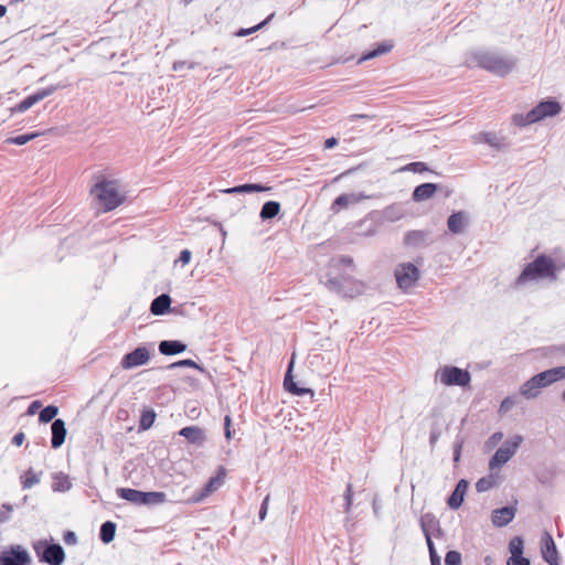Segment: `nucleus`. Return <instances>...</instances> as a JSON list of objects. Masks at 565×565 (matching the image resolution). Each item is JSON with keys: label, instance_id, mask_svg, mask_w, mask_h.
<instances>
[{"label": "nucleus", "instance_id": "f704fd0d", "mask_svg": "<svg viewBox=\"0 0 565 565\" xmlns=\"http://www.w3.org/2000/svg\"><path fill=\"white\" fill-rule=\"evenodd\" d=\"M392 49H393V43L385 41L383 43H380L375 49L367 52L365 55H363L360 61H366V60H371V58L377 57L380 55L386 54V53L391 52Z\"/></svg>", "mask_w": 565, "mask_h": 565}, {"label": "nucleus", "instance_id": "bf43d9fd", "mask_svg": "<svg viewBox=\"0 0 565 565\" xmlns=\"http://www.w3.org/2000/svg\"><path fill=\"white\" fill-rule=\"evenodd\" d=\"M231 423H232V419H231V416L230 415H226L224 417V435L227 439H231L232 438V433H231Z\"/></svg>", "mask_w": 565, "mask_h": 565}, {"label": "nucleus", "instance_id": "bb28decb", "mask_svg": "<svg viewBox=\"0 0 565 565\" xmlns=\"http://www.w3.org/2000/svg\"><path fill=\"white\" fill-rule=\"evenodd\" d=\"M270 188L259 184V183H245L241 185H236L233 188H227L223 190L226 194H234V193H254V192H265L269 191Z\"/></svg>", "mask_w": 565, "mask_h": 565}, {"label": "nucleus", "instance_id": "4468645a", "mask_svg": "<svg viewBox=\"0 0 565 565\" xmlns=\"http://www.w3.org/2000/svg\"><path fill=\"white\" fill-rule=\"evenodd\" d=\"M516 509L511 505L494 509L491 513L492 524L497 527L508 525L515 516Z\"/></svg>", "mask_w": 565, "mask_h": 565}, {"label": "nucleus", "instance_id": "72a5a7b5", "mask_svg": "<svg viewBox=\"0 0 565 565\" xmlns=\"http://www.w3.org/2000/svg\"><path fill=\"white\" fill-rule=\"evenodd\" d=\"M72 488V482L64 473H58L53 477L52 490L54 492H66Z\"/></svg>", "mask_w": 565, "mask_h": 565}, {"label": "nucleus", "instance_id": "c9c22d12", "mask_svg": "<svg viewBox=\"0 0 565 565\" xmlns=\"http://www.w3.org/2000/svg\"><path fill=\"white\" fill-rule=\"evenodd\" d=\"M58 414V407L55 405H47L41 409L39 414V420L43 424H47L56 419V415Z\"/></svg>", "mask_w": 565, "mask_h": 565}, {"label": "nucleus", "instance_id": "f3484780", "mask_svg": "<svg viewBox=\"0 0 565 565\" xmlns=\"http://www.w3.org/2000/svg\"><path fill=\"white\" fill-rule=\"evenodd\" d=\"M292 367H294V360L290 361L287 372L285 374L284 379V387L287 392L291 393L296 396H305L307 394H313V392L310 388L306 387H299L297 383L294 381L292 377Z\"/></svg>", "mask_w": 565, "mask_h": 565}, {"label": "nucleus", "instance_id": "6e6d98bb", "mask_svg": "<svg viewBox=\"0 0 565 565\" xmlns=\"http://www.w3.org/2000/svg\"><path fill=\"white\" fill-rule=\"evenodd\" d=\"M268 503H269V494H267L262 504H260V509H259V513H258V518L260 521H264L266 519V515H267V511H268Z\"/></svg>", "mask_w": 565, "mask_h": 565}, {"label": "nucleus", "instance_id": "e2e57ef3", "mask_svg": "<svg viewBox=\"0 0 565 565\" xmlns=\"http://www.w3.org/2000/svg\"><path fill=\"white\" fill-rule=\"evenodd\" d=\"M191 260V252L189 249H183L180 253L179 262L183 265L188 264Z\"/></svg>", "mask_w": 565, "mask_h": 565}, {"label": "nucleus", "instance_id": "49530a36", "mask_svg": "<svg viewBox=\"0 0 565 565\" xmlns=\"http://www.w3.org/2000/svg\"><path fill=\"white\" fill-rule=\"evenodd\" d=\"M353 500V489L352 484L348 483L344 492V512L349 513L351 511Z\"/></svg>", "mask_w": 565, "mask_h": 565}, {"label": "nucleus", "instance_id": "f03ea898", "mask_svg": "<svg viewBox=\"0 0 565 565\" xmlns=\"http://www.w3.org/2000/svg\"><path fill=\"white\" fill-rule=\"evenodd\" d=\"M557 270L558 268L552 257L544 254L539 255L523 268L515 280V285L519 287L529 281L539 279L555 280Z\"/></svg>", "mask_w": 565, "mask_h": 565}, {"label": "nucleus", "instance_id": "58836bf2", "mask_svg": "<svg viewBox=\"0 0 565 565\" xmlns=\"http://www.w3.org/2000/svg\"><path fill=\"white\" fill-rule=\"evenodd\" d=\"M497 484L495 477L492 475H489L487 477L480 478L476 482V490L480 493L486 492L490 489H492Z\"/></svg>", "mask_w": 565, "mask_h": 565}, {"label": "nucleus", "instance_id": "8fccbe9b", "mask_svg": "<svg viewBox=\"0 0 565 565\" xmlns=\"http://www.w3.org/2000/svg\"><path fill=\"white\" fill-rule=\"evenodd\" d=\"M515 405V397L514 396H508L505 397L500 405L499 412L501 414L508 413L513 406Z\"/></svg>", "mask_w": 565, "mask_h": 565}, {"label": "nucleus", "instance_id": "de8ad7c7", "mask_svg": "<svg viewBox=\"0 0 565 565\" xmlns=\"http://www.w3.org/2000/svg\"><path fill=\"white\" fill-rule=\"evenodd\" d=\"M535 376L539 380V382L541 383V386H543V388L554 383V380L551 376V373L548 370L543 371V372L536 374Z\"/></svg>", "mask_w": 565, "mask_h": 565}, {"label": "nucleus", "instance_id": "473e14b6", "mask_svg": "<svg viewBox=\"0 0 565 565\" xmlns=\"http://www.w3.org/2000/svg\"><path fill=\"white\" fill-rule=\"evenodd\" d=\"M280 211V204L277 201H268L262 206L259 216L263 221L271 220L278 215Z\"/></svg>", "mask_w": 565, "mask_h": 565}, {"label": "nucleus", "instance_id": "aec40b11", "mask_svg": "<svg viewBox=\"0 0 565 565\" xmlns=\"http://www.w3.org/2000/svg\"><path fill=\"white\" fill-rule=\"evenodd\" d=\"M468 225V216L466 212L458 211L449 215L447 226L452 234H460Z\"/></svg>", "mask_w": 565, "mask_h": 565}, {"label": "nucleus", "instance_id": "393cba45", "mask_svg": "<svg viewBox=\"0 0 565 565\" xmlns=\"http://www.w3.org/2000/svg\"><path fill=\"white\" fill-rule=\"evenodd\" d=\"M542 388L543 386L534 375L520 387V394L526 399H532L541 394Z\"/></svg>", "mask_w": 565, "mask_h": 565}, {"label": "nucleus", "instance_id": "423d86ee", "mask_svg": "<svg viewBox=\"0 0 565 565\" xmlns=\"http://www.w3.org/2000/svg\"><path fill=\"white\" fill-rule=\"evenodd\" d=\"M33 550L41 563L62 565L65 561V552L58 543L40 540L33 543Z\"/></svg>", "mask_w": 565, "mask_h": 565}, {"label": "nucleus", "instance_id": "603ef678", "mask_svg": "<svg viewBox=\"0 0 565 565\" xmlns=\"http://www.w3.org/2000/svg\"><path fill=\"white\" fill-rule=\"evenodd\" d=\"M331 264L333 266H340V265L352 266L353 265V259L350 256H340V257H337V258H332L331 259Z\"/></svg>", "mask_w": 565, "mask_h": 565}, {"label": "nucleus", "instance_id": "dca6fc26", "mask_svg": "<svg viewBox=\"0 0 565 565\" xmlns=\"http://www.w3.org/2000/svg\"><path fill=\"white\" fill-rule=\"evenodd\" d=\"M51 446L54 449L60 448L66 438L67 429L65 422L61 418H56L51 424Z\"/></svg>", "mask_w": 565, "mask_h": 565}, {"label": "nucleus", "instance_id": "e433bc0d", "mask_svg": "<svg viewBox=\"0 0 565 565\" xmlns=\"http://www.w3.org/2000/svg\"><path fill=\"white\" fill-rule=\"evenodd\" d=\"M275 17V12L270 13L265 20H263L260 23H258L257 25L255 26H252V28H248V29H239L237 32H236V36L238 38H243V36H247L249 34H253L254 32L265 28Z\"/></svg>", "mask_w": 565, "mask_h": 565}, {"label": "nucleus", "instance_id": "5fc2aeb1", "mask_svg": "<svg viewBox=\"0 0 565 565\" xmlns=\"http://www.w3.org/2000/svg\"><path fill=\"white\" fill-rule=\"evenodd\" d=\"M184 67L192 70L195 67V63L193 62H186V61H175L173 63V70L175 72L182 71Z\"/></svg>", "mask_w": 565, "mask_h": 565}, {"label": "nucleus", "instance_id": "680f3d73", "mask_svg": "<svg viewBox=\"0 0 565 565\" xmlns=\"http://www.w3.org/2000/svg\"><path fill=\"white\" fill-rule=\"evenodd\" d=\"M462 440L457 441L454 448V461L458 462L461 456Z\"/></svg>", "mask_w": 565, "mask_h": 565}, {"label": "nucleus", "instance_id": "5701e85b", "mask_svg": "<svg viewBox=\"0 0 565 565\" xmlns=\"http://www.w3.org/2000/svg\"><path fill=\"white\" fill-rule=\"evenodd\" d=\"M171 302V297L168 294H161L152 300L150 312L154 316H163L170 311Z\"/></svg>", "mask_w": 565, "mask_h": 565}, {"label": "nucleus", "instance_id": "3c124183", "mask_svg": "<svg viewBox=\"0 0 565 565\" xmlns=\"http://www.w3.org/2000/svg\"><path fill=\"white\" fill-rule=\"evenodd\" d=\"M13 508L9 503H3L0 509V523H4L10 519Z\"/></svg>", "mask_w": 565, "mask_h": 565}, {"label": "nucleus", "instance_id": "ea45409f", "mask_svg": "<svg viewBox=\"0 0 565 565\" xmlns=\"http://www.w3.org/2000/svg\"><path fill=\"white\" fill-rule=\"evenodd\" d=\"M156 419V413L152 409H146L142 412L140 422H139V429L140 430H147L149 429Z\"/></svg>", "mask_w": 565, "mask_h": 565}, {"label": "nucleus", "instance_id": "ddd939ff", "mask_svg": "<svg viewBox=\"0 0 565 565\" xmlns=\"http://www.w3.org/2000/svg\"><path fill=\"white\" fill-rule=\"evenodd\" d=\"M541 553L543 559L548 565H559L558 564V552L553 540V536L548 532H544L542 536V546Z\"/></svg>", "mask_w": 565, "mask_h": 565}, {"label": "nucleus", "instance_id": "2eb2a0df", "mask_svg": "<svg viewBox=\"0 0 565 565\" xmlns=\"http://www.w3.org/2000/svg\"><path fill=\"white\" fill-rule=\"evenodd\" d=\"M370 196L362 193H343L340 194L332 203L331 210L338 212L340 209L348 207L351 204L360 203L361 201L369 199Z\"/></svg>", "mask_w": 565, "mask_h": 565}, {"label": "nucleus", "instance_id": "a878e982", "mask_svg": "<svg viewBox=\"0 0 565 565\" xmlns=\"http://www.w3.org/2000/svg\"><path fill=\"white\" fill-rule=\"evenodd\" d=\"M438 185L436 183H423L417 185L412 194L415 202H420L430 199L437 191Z\"/></svg>", "mask_w": 565, "mask_h": 565}, {"label": "nucleus", "instance_id": "09e8293b", "mask_svg": "<svg viewBox=\"0 0 565 565\" xmlns=\"http://www.w3.org/2000/svg\"><path fill=\"white\" fill-rule=\"evenodd\" d=\"M427 547L431 565H441V559L440 556L437 554L434 542L429 541V545H427Z\"/></svg>", "mask_w": 565, "mask_h": 565}, {"label": "nucleus", "instance_id": "a19ab883", "mask_svg": "<svg viewBox=\"0 0 565 565\" xmlns=\"http://www.w3.org/2000/svg\"><path fill=\"white\" fill-rule=\"evenodd\" d=\"M524 542L520 536L513 537L509 543L510 557L523 556Z\"/></svg>", "mask_w": 565, "mask_h": 565}, {"label": "nucleus", "instance_id": "2f4dec72", "mask_svg": "<svg viewBox=\"0 0 565 565\" xmlns=\"http://www.w3.org/2000/svg\"><path fill=\"white\" fill-rule=\"evenodd\" d=\"M116 534V524L113 521H106L100 525L99 539L103 543L108 544L114 541Z\"/></svg>", "mask_w": 565, "mask_h": 565}, {"label": "nucleus", "instance_id": "412c9836", "mask_svg": "<svg viewBox=\"0 0 565 565\" xmlns=\"http://www.w3.org/2000/svg\"><path fill=\"white\" fill-rule=\"evenodd\" d=\"M179 435L184 437L190 444H193V445L200 446V445H203V443L205 441L204 430L202 428H200L199 426L183 427L179 431Z\"/></svg>", "mask_w": 565, "mask_h": 565}, {"label": "nucleus", "instance_id": "c756f323", "mask_svg": "<svg viewBox=\"0 0 565 565\" xmlns=\"http://www.w3.org/2000/svg\"><path fill=\"white\" fill-rule=\"evenodd\" d=\"M141 495V505H157L167 501V494L160 491H142Z\"/></svg>", "mask_w": 565, "mask_h": 565}, {"label": "nucleus", "instance_id": "6ab92c4d", "mask_svg": "<svg viewBox=\"0 0 565 565\" xmlns=\"http://www.w3.org/2000/svg\"><path fill=\"white\" fill-rule=\"evenodd\" d=\"M469 483L467 480L461 479L456 484L455 490L451 492L447 500V504L451 510L459 509L463 503L465 494L468 490Z\"/></svg>", "mask_w": 565, "mask_h": 565}, {"label": "nucleus", "instance_id": "9b49d317", "mask_svg": "<svg viewBox=\"0 0 565 565\" xmlns=\"http://www.w3.org/2000/svg\"><path fill=\"white\" fill-rule=\"evenodd\" d=\"M150 351L146 347H138L131 352L125 354L120 361L124 370H131L141 365H146L150 361Z\"/></svg>", "mask_w": 565, "mask_h": 565}, {"label": "nucleus", "instance_id": "20e7f679", "mask_svg": "<svg viewBox=\"0 0 565 565\" xmlns=\"http://www.w3.org/2000/svg\"><path fill=\"white\" fill-rule=\"evenodd\" d=\"M90 193L99 201L106 212L115 210L122 202L116 181L100 180L92 188Z\"/></svg>", "mask_w": 565, "mask_h": 565}, {"label": "nucleus", "instance_id": "4c0bfd02", "mask_svg": "<svg viewBox=\"0 0 565 565\" xmlns=\"http://www.w3.org/2000/svg\"><path fill=\"white\" fill-rule=\"evenodd\" d=\"M178 367H192L200 371L201 373H206V370L202 365L198 364L195 361L191 359L180 360L167 366L168 370H173Z\"/></svg>", "mask_w": 565, "mask_h": 565}, {"label": "nucleus", "instance_id": "37998d69", "mask_svg": "<svg viewBox=\"0 0 565 565\" xmlns=\"http://www.w3.org/2000/svg\"><path fill=\"white\" fill-rule=\"evenodd\" d=\"M40 482V477L32 469H29L22 478L23 489H30Z\"/></svg>", "mask_w": 565, "mask_h": 565}, {"label": "nucleus", "instance_id": "7c9ffc66", "mask_svg": "<svg viewBox=\"0 0 565 565\" xmlns=\"http://www.w3.org/2000/svg\"><path fill=\"white\" fill-rule=\"evenodd\" d=\"M116 492L119 498L125 499L137 505H141L142 491L131 488H118Z\"/></svg>", "mask_w": 565, "mask_h": 565}, {"label": "nucleus", "instance_id": "c03bdc74", "mask_svg": "<svg viewBox=\"0 0 565 565\" xmlns=\"http://www.w3.org/2000/svg\"><path fill=\"white\" fill-rule=\"evenodd\" d=\"M401 171L422 173L424 171H428V167L426 166L425 162L416 161V162H411V163L406 164L405 167H403L401 169Z\"/></svg>", "mask_w": 565, "mask_h": 565}, {"label": "nucleus", "instance_id": "0eeeda50", "mask_svg": "<svg viewBox=\"0 0 565 565\" xmlns=\"http://www.w3.org/2000/svg\"><path fill=\"white\" fill-rule=\"evenodd\" d=\"M523 441L521 435H515L499 447L489 461V469L500 470L516 452Z\"/></svg>", "mask_w": 565, "mask_h": 565}, {"label": "nucleus", "instance_id": "69168bd1", "mask_svg": "<svg viewBox=\"0 0 565 565\" xmlns=\"http://www.w3.org/2000/svg\"><path fill=\"white\" fill-rule=\"evenodd\" d=\"M439 436H440V433L438 430H431L430 436H429V444L431 447L435 446V444L439 439Z\"/></svg>", "mask_w": 565, "mask_h": 565}, {"label": "nucleus", "instance_id": "7ed1b4c3", "mask_svg": "<svg viewBox=\"0 0 565 565\" xmlns=\"http://www.w3.org/2000/svg\"><path fill=\"white\" fill-rule=\"evenodd\" d=\"M562 111V105L554 99L540 102L529 113L515 114L512 117V122L518 127H525L539 122L547 117H555Z\"/></svg>", "mask_w": 565, "mask_h": 565}, {"label": "nucleus", "instance_id": "774afa93", "mask_svg": "<svg viewBox=\"0 0 565 565\" xmlns=\"http://www.w3.org/2000/svg\"><path fill=\"white\" fill-rule=\"evenodd\" d=\"M503 437V434L498 431V433H494L492 436H491V441L492 443H497L499 440H501V438Z\"/></svg>", "mask_w": 565, "mask_h": 565}, {"label": "nucleus", "instance_id": "864d4df0", "mask_svg": "<svg viewBox=\"0 0 565 565\" xmlns=\"http://www.w3.org/2000/svg\"><path fill=\"white\" fill-rule=\"evenodd\" d=\"M554 382L565 379V366H557L548 370Z\"/></svg>", "mask_w": 565, "mask_h": 565}, {"label": "nucleus", "instance_id": "338daca9", "mask_svg": "<svg viewBox=\"0 0 565 565\" xmlns=\"http://www.w3.org/2000/svg\"><path fill=\"white\" fill-rule=\"evenodd\" d=\"M338 143V140L332 137V138H328L326 141H324V148L326 149H331L333 148L335 145Z\"/></svg>", "mask_w": 565, "mask_h": 565}, {"label": "nucleus", "instance_id": "39448f33", "mask_svg": "<svg viewBox=\"0 0 565 565\" xmlns=\"http://www.w3.org/2000/svg\"><path fill=\"white\" fill-rule=\"evenodd\" d=\"M324 284L329 290L349 298L360 296L365 290V285L362 281L349 276L330 277Z\"/></svg>", "mask_w": 565, "mask_h": 565}, {"label": "nucleus", "instance_id": "13d9d810", "mask_svg": "<svg viewBox=\"0 0 565 565\" xmlns=\"http://www.w3.org/2000/svg\"><path fill=\"white\" fill-rule=\"evenodd\" d=\"M63 541L67 545H75L77 543V535L73 531H66L63 535Z\"/></svg>", "mask_w": 565, "mask_h": 565}, {"label": "nucleus", "instance_id": "4d7b16f0", "mask_svg": "<svg viewBox=\"0 0 565 565\" xmlns=\"http://www.w3.org/2000/svg\"><path fill=\"white\" fill-rule=\"evenodd\" d=\"M507 565H530V559L524 556L509 557Z\"/></svg>", "mask_w": 565, "mask_h": 565}, {"label": "nucleus", "instance_id": "4be33fe9", "mask_svg": "<svg viewBox=\"0 0 565 565\" xmlns=\"http://www.w3.org/2000/svg\"><path fill=\"white\" fill-rule=\"evenodd\" d=\"M475 142H483L490 147L500 150L508 146L504 138L499 137L495 132H480L473 137Z\"/></svg>", "mask_w": 565, "mask_h": 565}, {"label": "nucleus", "instance_id": "0e129e2a", "mask_svg": "<svg viewBox=\"0 0 565 565\" xmlns=\"http://www.w3.org/2000/svg\"><path fill=\"white\" fill-rule=\"evenodd\" d=\"M24 434L22 431L14 435L13 439H12V443L15 445V446H21L24 441Z\"/></svg>", "mask_w": 565, "mask_h": 565}, {"label": "nucleus", "instance_id": "1a4fd4ad", "mask_svg": "<svg viewBox=\"0 0 565 565\" xmlns=\"http://www.w3.org/2000/svg\"><path fill=\"white\" fill-rule=\"evenodd\" d=\"M397 286L401 289L413 287L420 277L419 269L413 263L398 264L394 270Z\"/></svg>", "mask_w": 565, "mask_h": 565}, {"label": "nucleus", "instance_id": "9d476101", "mask_svg": "<svg viewBox=\"0 0 565 565\" xmlns=\"http://www.w3.org/2000/svg\"><path fill=\"white\" fill-rule=\"evenodd\" d=\"M30 554L21 545H12L0 553V565H28Z\"/></svg>", "mask_w": 565, "mask_h": 565}, {"label": "nucleus", "instance_id": "a18cd8bd", "mask_svg": "<svg viewBox=\"0 0 565 565\" xmlns=\"http://www.w3.org/2000/svg\"><path fill=\"white\" fill-rule=\"evenodd\" d=\"M446 565H461V554L457 551H449L445 556Z\"/></svg>", "mask_w": 565, "mask_h": 565}, {"label": "nucleus", "instance_id": "f8f14e48", "mask_svg": "<svg viewBox=\"0 0 565 565\" xmlns=\"http://www.w3.org/2000/svg\"><path fill=\"white\" fill-rule=\"evenodd\" d=\"M62 87H64V86L57 84V85H51L49 87L42 88V89L35 92L34 94L25 97L14 108H12V110L18 111V113H24L29 108H31L33 105H35L36 103L49 97L50 95H52L54 92H56L57 89H60Z\"/></svg>", "mask_w": 565, "mask_h": 565}, {"label": "nucleus", "instance_id": "a211bd4d", "mask_svg": "<svg viewBox=\"0 0 565 565\" xmlns=\"http://www.w3.org/2000/svg\"><path fill=\"white\" fill-rule=\"evenodd\" d=\"M419 523H420L423 534L426 539L427 545H429V541H433L431 533H430L431 531H437L438 535L441 534L439 521L434 516V514L426 513V514L422 515Z\"/></svg>", "mask_w": 565, "mask_h": 565}, {"label": "nucleus", "instance_id": "b1692460", "mask_svg": "<svg viewBox=\"0 0 565 565\" xmlns=\"http://www.w3.org/2000/svg\"><path fill=\"white\" fill-rule=\"evenodd\" d=\"M159 352L162 355H175L186 350V344L180 340H163L159 343Z\"/></svg>", "mask_w": 565, "mask_h": 565}, {"label": "nucleus", "instance_id": "cd10ccee", "mask_svg": "<svg viewBox=\"0 0 565 565\" xmlns=\"http://www.w3.org/2000/svg\"><path fill=\"white\" fill-rule=\"evenodd\" d=\"M223 472L221 475H217L215 477L210 478L207 483L203 487V489L200 491V493L193 498L194 502H200L207 495H210L212 492H214L216 489L221 487L223 483Z\"/></svg>", "mask_w": 565, "mask_h": 565}, {"label": "nucleus", "instance_id": "f257e3e1", "mask_svg": "<svg viewBox=\"0 0 565 565\" xmlns=\"http://www.w3.org/2000/svg\"><path fill=\"white\" fill-rule=\"evenodd\" d=\"M466 62L468 65L478 66L500 77L511 73L516 64V60L512 56H503L498 52L482 49L472 51Z\"/></svg>", "mask_w": 565, "mask_h": 565}, {"label": "nucleus", "instance_id": "c85d7f7f", "mask_svg": "<svg viewBox=\"0 0 565 565\" xmlns=\"http://www.w3.org/2000/svg\"><path fill=\"white\" fill-rule=\"evenodd\" d=\"M427 237L424 231H408L403 237V243L406 246L417 247L422 245Z\"/></svg>", "mask_w": 565, "mask_h": 565}, {"label": "nucleus", "instance_id": "052dcab7", "mask_svg": "<svg viewBox=\"0 0 565 565\" xmlns=\"http://www.w3.org/2000/svg\"><path fill=\"white\" fill-rule=\"evenodd\" d=\"M41 406H42V404H41V402H40V401H33V402L29 405V407H28V409H26V415H29V416L34 415V414L39 411V408H40Z\"/></svg>", "mask_w": 565, "mask_h": 565}, {"label": "nucleus", "instance_id": "6e6552de", "mask_svg": "<svg viewBox=\"0 0 565 565\" xmlns=\"http://www.w3.org/2000/svg\"><path fill=\"white\" fill-rule=\"evenodd\" d=\"M437 375L440 383L446 386L466 387L471 381L470 373L458 366H444L438 371Z\"/></svg>", "mask_w": 565, "mask_h": 565}, {"label": "nucleus", "instance_id": "79ce46f5", "mask_svg": "<svg viewBox=\"0 0 565 565\" xmlns=\"http://www.w3.org/2000/svg\"><path fill=\"white\" fill-rule=\"evenodd\" d=\"M39 136V132H31L25 135H19L15 137H10L7 139V142L10 145H17V146H23L28 143L29 141L33 140Z\"/></svg>", "mask_w": 565, "mask_h": 565}]
</instances>
